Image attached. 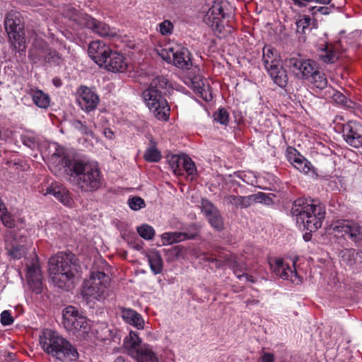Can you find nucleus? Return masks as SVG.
<instances>
[{"label": "nucleus", "mask_w": 362, "mask_h": 362, "mask_svg": "<svg viewBox=\"0 0 362 362\" xmlns=\"http://www.w3.org/2000/svg\"><path fill=\"white\" fill-rule=\"evenodd\" d=\"M49 46L43 40H35L28 53V58L33 64H43L44 58L48 52Z\"/></svg>", "instance_id": "obj_24"}, {"label": "nucleus", "mask_w": 362, "mask_h": 362, "mask_svg": "<svg viewBox=\"0 0 362 362\" xmlns=\"http://www.w3.org/2000/svg\"><path fill=\"white\" fill-rule=\"evenodd\" d=\"M332 91L333 93L332 98L335 103L343 105L348 108H351L353 107V102L351 100H348L344 94L333 89Z\"/></svg>", "instance_id": "obj_40"}, {"label": "nucleus", "mask_w": 362, "mask_h": 362, "mask_svg": "<svg viewBox=\"0 0 362 362\" xmlns=\"http://www.w3.org/2000/svg\"><path fill=\"white\" fill-rule=\"evenodd\" d=\"M342 136L345 142L356 148L362 147V124L357 121H349L343 124Z\"/></svg>", "instance_id": "obj_14"}, {"label": "nucleus", "mask_w": 362, "mask_h": 362, "mask_svg": "<svg viewBox=\"0 0 362 362\" xmlns=\"http://www.w3.org/2000/svg\"><path fill=\"white\" fill-rule=\"evenodd\" d=\"M310 18L308 16H302L296 21L297 32L298 33H305V30L308 28L310 24Z\"/></svg>", "instance_id": "obj_45"}, {"label": "nucleus", "mask_w": 362, "mask_h": 362, "mask_svg": "<svg viewBox=\"0 0 362 362\" xmlns=\"http://www.w3.org/2000/svg\"><path fill=\"white\" fill-rule=\"evenodd\" d=\"M127 62L123 54L111 50L107 60L103 64L107 71L112 72H124L127 69Z\"/></svg>", "instance_id": "obj_23"}, {"label": "nucleus", "mask_w": 362, "mask_h": 362, "mask_svg": "<svg viewBox=\"0 0 362 362\" xmlns=\"http://www.w3.org/2000/svg\"><path fill=\"white\" fill-rule=\"evenodd\" d=\"M80 132L85 135H92L93 132L90 127H88L86 124H84L80 131Z\"/></svg>", "instance_id": "obj_56"}, {"label": "nucleus", "mask_w": 362, "mask_h": 362, "mask_svg": "<svg viewBox=\"0 0 362 362\" xmlns=\"http://www.w3.org/2000/svg\"><path fill=\"white\" fill-rule=\"evenodd\" d=\"M4 25L11 47L20 54H25L26 50L25 33L23 25L17 13H9L5 18Z\"/></svg>", "instance_id": "obj_9"}, {"label": "nucleus", "mask_w": 362, "mask_h": 362, "mask_svg": "<svg viewBox=\"0 0 362 362\" xmlns=\"http://www.w3.org/2000/svg\"><path fill=\"white\" fill-rule=\"evenodd\" d=\"M30 95L34 104L40 108L47 109L50 104V97L42 90L31 89Z\"/></svg>", "instance_id": "obj_29"}, {"label": "nucleus", "mask_w": 362, "mask_h": 362, "mask_svg": "<svg viewBox=\"0 0 362 362\" xmlns=\"http://www.w3.org/2000/svg\"><path fill=\"white\" fill-rule=\"evenodd\" d=\"M231 267L233 269V272L237 278L241 280L243 278H245L247 281L255 283L256 281L255 278L253 276L248 275L247 274H240L242 269L238 265L236 261H234L231 264Z\"/></svg>", "instance_id": "obj_42"}, {"label": "nucleus", "mask_w": 362, "mask_h": 362, "mask_svg": "<svg viewBox=\"0 0 362 362\" xmlns=\"http://www.w3.org/2000/svg\"><path fill=\"white\" fill-rule=\"evenodd\" d=\"M52 159L58 160L64 168L68 180L82 193H93L104 185L103 173L95 161L82 159H70L64 156L63 149L59 146L52 154Z\"/></svg>", "instance_id": "obj_1"}, {"label": "nucleus", "mask_w": 362, "mask_h": 362, "mask_svg": "<svg viewBox=\"0 0 362 362\" xmlns=\"http://www.w3.org/2000/svg\"><path fill=\"white\" fill-rule=\"evenodd\" d=\"M168 80L164 76L153 78L148 88L143 92L146 106L159 120L167 121L170 115V106L164 98L168 86Z\"/></svg>", "instance_id": "obj_3"}, {"label": "nucleus", "mask_w": 362, "mask_h": 362, "mask_svg": "<svg viewBox=\"0 0 362 362\" xmlns=\"http://www.w3.org/2000/svg\"><path fill=\"white\" fill-rule=\"evenodd\" d=\"M128 204L129 208L134 211H138L146 206L144 200L139 197L129 199Z\"/></svg>", "instance_id": "obj_48"}, {"label": "nucleus", "mask_w": 362, "mask_h": 362, "mask_svg": "<svg viewBox=\"0 0 362 362\" xmlns=\"http://www.w3.org/2000/svg\"><path fill=\"white\" fill-rule=\"evenodd\" d=\"M160 55L165 61L173 63L179 69L189 70L192 67L191 54L187 48L181 45L163 49Z\"/></svg>", "instance_id": "obj_11"}, {"label": "nucleus", "mask_w": 362, "mask_h": 362, "mask_svg": "<svg viewBox=\"0 0 362 362\" xmlns=\"http://www.w3.org/2000/svg\"><path fill=\"white\" fill-rule=\"evenodd\" d=\"M211 226L217 230L223 229V221L219 210L215 211L206 218Z\"/></svg>", "instance_id": "obj_38"}, {"label": "nucleus", "mask_w": 362, "mask_h": 362, "mask_svg": "<svg viewBox=\"0 0 362 362\" xmlns=\"http://www.w3.org/2000/svg\"><path fill=\"white\" fill-rule=\"evenodd\" d=\"M62 61V55L56 50L52 49L50 47L48 49V52L44 58V62L42 65H59Z\"/></svg>", "instance_id": "obj_36"}, {"label": "nucleus", "mask_w": 362, "mask_h": 362, "mask_svg": "<svg viewBox=\"0 0 362 362\" xmlns=\"http://www.w3.org/2000/svg\"><path fill=\"white\" fill-rule=\"evenodd\" d=\"M45 194L53 195L65 206H71L73 203L69 192L63 186L52 185L47 188Z\"/></svg>", "instance_id": "obj_27"}, {"label": "nucleus", "mask_w": 362, "mask_h": 362, "mask_svg": "<svg viewBox=\"0 0 362 362\" xmlns=\"http://www.w3.org/2000/svg\"><path fill=\"white\" fill-rule=\"evenodd\" d=\"M63 325L69 332L78 337L86 339L90 331L87 318L74 306L69 305L63 310Z\"/></svg>", "instance_id": "obj_8"}, {"label": "nucleus", "mask_w": 362, "mask_h": 362, "mask_svg": "<svg viewBox=\"0 0 362 362\" xmlns=\"http://www.w3.org/2000/svg\"><path fill=\"white\" fill-rule=\"evenodd\" d=\"M12 136V131L0 125V140L6 141Z\"/></svg>", "instance_id": "obj_54"}, {"label": "nucleus", "mask_w": 362, "mask_h": 362, "mask_svg": "<svg viewBox=\"0 0 362 362\" xmlns=\"http://www.w3.org/2000/svg\"><path fill=\"white\" fill-rule=\"evenodd\" d=\"M268 197L263 192L251 194L248 196H235L232 194L226 195L224 201L235 208L246 209L255 202H267Z\"/></svg>", "instance_id": "obj_17"}, {"label": "nucleus", "mask_w": 362, "mask_h": 362, "mask_svg": "<svg viewBox=\"0 0 362 362\" xmlns=\"http://www.w3.org/2000/svg\"><path fill=\"white\" fill-rule=\"evenodd\" d=\"M71 253H59L49 260V273L54 284L59 288L69 290L73 286L76 265Z\"/></svg>", "instance_id": "obj_4"}, {"label": "nucleus", "mask_w": 362, "mask_h": 362, "mask_svg": "<svg viewBox=\"0 0 362 362\" xmlns=\"http://www.w3.org/2000/svg\"><path fill=\"white\" fill-rule=\"evenodd\" d=\"M189 238V235L183 232H166L161 235V240L164 245H173Z\"/></svg>", "instance_id": "obj_32"}, {"label": "nucleus", "mask_w": 362, "mask_h": 362, "mask_svg": "<svg viewBox=\"0 0 362 362\" xmlns=\"http://www.w3.org/2000/svg\"><path fill=\"white\" fill-rule=\"evenodd\" d=\"M136 230L139 235L147 240H152L155 235L154 228L148 224H142Z\"/></svg>", "instance_id": "obj_39"}, {"label": "nucleus", "mask_w": 362, "mask_h": 362, "mask_svg": "<svg viewBox=\"0 0 362 362\" xmlns=\"http://www.w3.org/2000/svg\"><path fill=\"white\" fill-rule=\"evenodd\" d=\"M64 16L71 21L78 27L83 28L85 24L86 17H88V14L77 11L73 7H68L64 11Z\"/></svg>", "instance_id": "obj_30"}, {"label": "nucleus", "mask_w": 362, "mask_h": 362, "mask_svg": "<svg viewBox=\"0 0 362 362\" xmlns=\"http://www.w3.org/2000/svg\"><path fill=\"white\" fill-rule=\"evenodd\" d=\"M214 120L223 125H227L229 122V114L223 108L219 109L214 115Z\"/></svg>", "instance_id": "obj_46"}, {"label": "nucleus", "mask_w": 362, "mask_h": 362, "mask_svg": "<svg viewBox=\"0 0 362 362\" xmlns=\"http://www.w3.org/2000/svg\"><path fill=\"white\" fill-rule=\"evenodd\" d=\"M310 11L313 14L320 13L322 14L327 15L330 13L331 8L327 6H313L311 7Z\"/></svg>", "instance_id": "obj_55"}, {"label": "nucleus", "mask_w": 362, "mask_h": 362, "mask_svg": "<svg viewBox=\"0 0 362 362\" xmlns=\"http://www.w3.org/2000/svg\"><path fill=\"white\" fill-rule=\"evenodd\" d=\"M341 41L335 44L326 43L321 49L320 59L325 63H334L339 58Z\"/></svg>", "instance_id": "obj_26"}, {"label": "nucleus", "mask_w": 362, "mask_h": 362, "mask_svg": "<svg viewBox=\"0 0 362 362\" xmlns=\"http://www.w3.org/2000/svg\"><path fill=\"white\" fill-rule=\"evenodd\" d=\"M104 134L107 138L110 139L112 138L113 132L110 129H105Z\"/></svg>", "instance_id": "obj_59"}, {"label": "nucleus", "mask_w": 362, "mask_h": 362, "mask_svg": "<svg viewBox=\"0 0 362 362\" xmlns=\"http://www.w3.org/2000/svg\"><path fill=\"white\" fill-rule=\"evenodd\" d=\"M122 317L128 324L133 325L139 329H142L144 320L142 316L131 308H122Z\"/></svg>", "instance_id": "obj_28"}, {"label": "nucleus", "mask_w": 362, "mask_h": 362, "mask_svg": "<svg viewBox=\"0 0 362 362\" xmlns=\"http://www.w3.org/2000/svg\"><path fill=\"white\" fill-rule=\"evenodd\" d=\"M332 0H292L293 3L300 7H305L309 2H316L321 4H329Z\"/></svg>", "instance_id": "obj_51"}, {"label": "nucleus", "mask_w": 362, "mask_h": 362, "mask_svg": "<svg viewBox=\"0 0 362 362\" xmlns=\"http://www.w3.org/2000/svg\"><path fill=\"white\" fill-rule=\"evenodd\" d=\"M0 218L6 227L12 228L15 226V221L11 214L7 211L6 208L0 211Z\"/></svg>", "instance_id": "obj_44"}, {"label": "nucleus", "mask_w": 362, "mask_h": 362, "mask_svg": "<svg viewBox=\"0 0 362 362\" xmlns=\"http://www.w3.org/2000/svg\"><path fill=\"white\" fill-rule=\"evenodd\" d=\"M182 173L185 172L189 175H193L197 173V168L194 161L186 155L185 165H183Z\"/></svg>", "instance_id": "obj_47"}, {"label": "nucleus", "mask_w": 362, "mask_h": 362, "mask_svg": "<svg viewBox=\"0 0 362 362\" xmlns=\"http://www.w3.org/2000/svg\"><path fill=\"white\" fill-rule=\"evenodd\" d=\"M262 62L273 82L280 88H285L288 77L278 52L271 46L265 45L262 50Z\"/></svg>", "instance_id": "obj_6"}, {"label": "nucleus", "mask_w": 362, "mask_h": 362, "mask_svg": "<svg viewBox=\"0 0 362 362\" xmlns=\"http://www.w3.org/2000/svg\"><path fill=\"white\" fill-rule=\"evenodd\" d=\"M21 141L23 145L30 148H34L36 146L35 139L33 136L29 134H24L21 136Z\"/></svg>", "instance_id": "obj_52"}, {"label": "nucleus", "mask_w": 362, "mask_h": 362, "mask_svg": "<svg viewBox=\"0 0 362 362\" xmlns=\"http://www.w3.org/2000/svg\"><path fill=\"white\" fill-rule=\"evenodd\" d=\"M42 349L49 355L62 361H74L78 358L76 348L57 332L46 329L40 337Z\"/></svg>", "instance_id": "obj_5"}, {"label": "nucleus", "mask_w": 362, "mask_h": 362, "mask_svg": "<svg viewBox=\"0 0 362 362\" xmlns=\"http://www.w3.org/2000/svg\"><path fill=\"white\" fill-rule=\"evenodd\" d=\"M85 24L83 28L90 30L93 33L102 37L114 38L119 36L118 30L115 28L110 27L105 22L97 20L88 16L86 17Z\"/></svg>", "instance_id": "obj_16"}, {"label": "nucleus", "mask_w": 362, "mask_h": 362, "mask_svg": "<svg viewBox=\"0 0 362 362\" xmlns=\"http://www.w3.org/2000/svg\"><path fill=\"white\" fill-rule=\"evenodd\" d=\"M83 124H84V123H83L80 120H75L73 122V127L75 129H78L79 132L81 131Z\"/></svg>", "instance_id": "obj_57"}, {"label": "nucleus", "mask_w": 362, "mask_h": 362, "mask_svg": "<svg viewBox=\"0 0 362 362\" xmlns=\"http://www.w3.org/2000/svg\"><path fill=\"white\" fill-rule=\"evenodd\" d=\"M291 214L300 228L313 232L321 227L325 208L317 200L300 198L293 202Z\"/></svg>", "instance_id": "obj_2"}, {"label": "nucleus", "mask_w": 362, "mask_h": 362, "mask_svg": "<svg viewBox=\"0 0 362 362\" xmlns=\"http://www.w3.org/2000/svg\"><path fill=\"white\" fill-rule=\"evenodd\" d=\"M5 249L9 257L14 259L22 258L26 253V247L21 244L13 231L8 230L4 236Z\"/></svg>", "instance_id": "obj_18"}, {"label": "nucleus", "mask_w": 362, "mask_h": 362, "mask_svg": "<svg viewBox=\"0 0 362 362\" xmlns=\"http://www.w3.org/2000/svg\"><path fill=\"white\" fill-rule=\"evenodd\" d=\"M114 362H125L124 358L122 356H118Z\"/></svg>", "instance_id": "obj_60"}, {"label": "nucleus", "mask_w": 362, "mask_h": 362, "mask_svg": "<svg viewBox=\"0 0 362 362\" xmlns=\"http://www.w3.org/2000/svg\"><path fill=\"white\" fill-rule=\"evenodd\" d=\"M289 66L293 74L300 79L309 80L317 68V64L310 59L292 57L288 60Z\"/></svg>", "instance_id": "obj_15"}, {"label": "nucleus", "mask_w": 362, "mask_h": 362, "mask_svg": "<svg viewBox=\"0 0 362 362\" xmlns=\"http://www.w3.org/2000/svg\"><path fill=\"white\" fill-rule=\"evenodd\" d=\"M298 257H295L291 260L290 262L287 260L281 258H274L269 260V265L273 272L281 279L285 280H290L294 284H299L301 282V278L298 276L296 263L298 260Z\"/></svg>", "instance_id": "obj_12"}, {"label": "nucleus", "mask_w": 362, "mask_h": 362, "mask_svg": "<svg viewBox=\"0 0 362 362\" xmlns=\"http://www.w3.org/2000/svg\"><path fill=\"white\" fill-rule=\"evenodd\" d=\"M151 270L154 274H158L163 270V260L158 252H151L147 255Z\"/></svg>", "instance_id": "obj_33"}, {"label": "nucleus", "mask_w": 362, "mask_h": 362, "mask_svg": "<svg viewBox=\"0 0 362 362\" xmlns=\"http://www.w3.org/2000/svg\"><path fill=\"white\" fill-rule=\"evenodd\" d=\"M26 278L28 286L33 291L40 293L42 291V277L38 260L35 259L27 267Z\"/></svg>", "instance_id": "obj_21"}, {"label": "nucleus", "mask_w": 362, "mask_h": 362, "mask_svg": "<svg viewBox=\"0 0 362 362\" xmlns=\"http://www.w3.org/2000/svg\"><path fill=\"white\" fill-rule=\"evenodd\" d=\"M193 87L194 90H196L204 100L211 101L213 99V95L209 91V86H206L202 82L201 86L199 82L193 81Z\"/></svg>", "instance_id": "obj_37"}, {"label": "nucleus", "mask_w": 362, "mask_h": 362, "mask_svg": "<svg viewBox=\"0 0 362 362\" xmlns=\"http://www.w3.org/2000/svg\"><path fill=\"white\" fill-rule=\"evenodd\" d=\"M134 359L136 362H159L158 357L153 351L152 347L146 344H142L141 350L138 356H136Z\"/></svg>", "instance_id": "obj_31"}, {"label": "nucleus", "mask_w": 362, "mask_h": 362, "mask_svg": "<svg viewBox=\"0 0 362 362\" xmlns=\"http://www.w3.org/2000/svg\"><path fill=\"white\" fill-rule=\"evenodd\" d=\"M200 204L202 212L205 215L206 218L218 210L216 206H215L209 200L206 199H202Z\"/></svg>", "instance_id": "obj_41"}, {"label": "nucleus", "mask_w": 362, "mask_h": 362, "mask_svg": "<svg viewBox=\"0 0 362 362\" xmlns=\"http://www.w3.org/2000/svg\"><path fill=\"white\" fill-rule=\"evenodd\" d=\"M13 319L10 311L4 310L1 314V322L3 325H10L13 323Z\"/></svg>", "instance_id": "obj_53"}, {"label": "nucleus", "mask_w": 362, "mask_h": 362, "mask_svg": "<svg viewBox=\"0 0 362 362\" xmlns=\"http://www.w3.org/2000/svg\"><path fill=\"white\" fill-rule=\"evenodd\" d=\"M111 50L107 45L99 40L91 42L88 47L89 57L100 66H103L106 62Z\"/></svg>", "instance_id": "obj_20"}, {"label": "nucleus", "mask_w": 362, "mask_h": 362, "mask_svg": "<svg viewBox=\"0 0 362 362\" xmlns=\"http://www.w3.org/2000/svg\"><path fill=\"white\" fill-rule=\"evenodd\" d=\"M110 281L109 276L104 272H92L90 277L84 281L81 293L87 300H104L110 295Z\"/></svg>", "instance_id": "obj_7"}, {"label": "nucleus", "mask_w": 362, "mask_h": 362, "mask_svg": "<svg viewBox=\"0 0 362 362\" xmlns=\"http://www.w3.org/2000/svg\"><path fill=\"white\" fill-rule=\"evenodd\" d=\"M331 229L345 240H350L356 247H362V226L353 220H337L330 226Z\"/></svg>", "instance_id": "obj_10"}, {"label": "nucleus", "mask_w": 362, "mask_h": 362, "mask_svg": "<svg viewBox=\"0 0 362 362\" xmlns=\"http://www.w3.org/2000/svg\"><path fill=\"white\" fill-rule=\"evenodd\" d=\"M226 16L221 4L215 3L205 14L204 22L216 33L221 34L223 31L226 24Z\"/></svg>", "instance_id": "obj_13"}, {"label": "nucleus", "mask_w": 362, "mask_h": 362, "mask_svg": "<svg viewBox=\"0 0 362 362\" xmlns=\"http://www.w3.org/2000/svg\"><path fill=\"white\" fill-rule=\"evenodd\" d=\"M161 155L159 151L154 147L148 148L144 153V158L148 162H158Z\"/></svg>", "instance_id": "obj_43"}, {"label": "nucleus", "mask_w": 362, "mask_h": 362, "mask_svg": "<svg viewBox=\"0 0 362 362\" xmlns=\"http://www.w3.org/2000/svg\"><path fill=\"white\" fill-rule=\"evenodd\" d=\"M186 154L173 155L168 159V163L170 168L175 175H182L183 165H185V158Z\"/></svg>", "instance_id": "obj_34"}, {"label": "nucleus", "mask_w": 362, "mask_h": 362, "mask_svg": "<svg viewBox=\"0 0 362 362\" xmlns=\"http://www.w3.org/2000/svg\"><path fill=\"white\" fill-rule=\"evenodd\" d=\"M173 25L171 21L165 20L158 24V31L163 35H167L172 33Z\"/></svg>", "instance_id": "obj_49"}, {"label": "nucleus", "mask_w": 362, "mask_h": 362, "mask_svg": "<svg viewBox=\"0 0 362 362\" xmlns=\"http://www.w3.org/2000/svg\"><path fill=\"white\" fill-rule=\"evenodd\" d=\"M77 100L81 109L86 112H90L95 109L99 103L98 95L86 86L80 87L79 96Z\"/></svg>", "instance_id": "obj_22"}, {"label": "nucleus", "mask_w": 362, "mask_h": 362, "mask_svg": "<svg viewBox=\"0 0 362 362\" xmlns=\"http://www.w3.org/2000/svg\"><path fill=\"white\" fill-rule=\"evenodd\" d=\"M310 236H311V235H310V234H309V233H306V234H305V235H304V236H303L304 240H305V241H309V240H310Z\"/></svg>", "instance_id": "obj_61"}, {"label": "nucleus", "mask_w": 362, "mask_h": 362, "mask_svg": "<svg viewBox=\"0 0 362 362\" xmlns=\"http://www.w3.org/2000/svg\"><path fill=\"white\" fill-rule=\"evenodd\" d=\"M310 82L313 86L320 89L323 90L327 87V79L324 73L319 71L318 67L315 69V73L310 76Z\"/></svg>", "instance_id": "obj_35"}, {"label": "nucleus", "mask_w": 362, "mask_h": 362, "mask_svg": "<svg viewBox=\"0 0 362 362\" xmlns=\"http://www.w3.org/2000/svg\"><path fill=\"white\" fill-rule=\"evenodd\" d=\"M52 83L57 88L61 87L62 86L61 79L57 77H55L52 79Z\"/></svg>", "instance_id": "obj_58"}, {"label": "nucleus", "mask_w": 362, "mask_h": 362, "mask_svg": "<svg viewBox=\"0 0 362 362\" xmlns=\"http://www.w3.org/2000/svg\"><path fill=\"white\" fill-rule=\"evenodd\" d=\"M142 340L136 332L130 331L129 334L125 337L123 341V346L127 354L132 358L138 356L141 350Z\"/></svg>", "instance_id": "obj_25"}, {"label": "nucleus", "mask_w": 362, "mask_h": 362, "mask_svg": "<svg viewBox=\"0 0 362 362\" xmlns=\"http://www.w3.org/2000/svg\"><path fill=\"white\" fill-rule=\"evenodd\" d=\"M286 157L288 161L300 172L308 174L313 169L311 163L293 147H287Z\"/></svg>", "instance_id": "obj_19"}, {"label": "nucleus", "mask_w": 362, "mask_h": 362, "mask_svg": "<svg viewBox=\"0 0 362 362\" xmlns=\"http://www.w3.org/2000/svg\"><path fill=\"white\" fill-rule=\"evenodd\" d=\"M233 176L239 178L247 184L252 185L254 175L251 172L237 171L234 173Z\"/></svg>", "instance_id": "obj_50"}]
</instances>
